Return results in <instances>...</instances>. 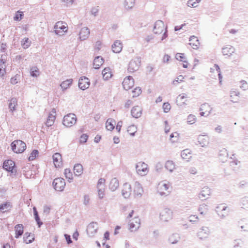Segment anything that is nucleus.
I'll return each instance as SVG.
<instances>
[{
  "label": "nucleus",
  "instance_id": "nucleus-16",
  "mask_svg": "<svg viewBox=\"0 0 248 248\" xmlns=\"http://www.w3.org/2000/svg\"><path fill=\"white\" fill-rule=\"evenodd\" d=\"M212 110V108L208 104L204 103L202 105L200 108V115L202 116L206 117L208 116Z\"/></svg>",
  "mask_w": 248,
  "mask_h": 248
},
{
  "label": "nucleus",
  "instance_id": "nucleus-48",
  "mask_svg": "<svg viewBox=\"0 0 248 248\" xmlns=\"http://www.w3.org/2000/svg\"><path fill=\"white\" fill-rule=\"evenodd\" d=\"M17 105V100L16 98H12L9 103V108L13 111L15 109V107Z\"/></svg>",
  "mask_w": 248,
  "mask_h": 248
},
{
  "label": "nucleus",
  "instance_id": "nucleus-5",
  "mask_svg": "<svg viewBox=\"0 0 248 248\" xmlns=\"http://www.w3.org/2000/svg\"><path fill=\"white\" fill-rule=\"evenodd\" d=\"M77 122L76 116L73 113H69L63 117L62 124L66 127H71Z\"/></svg>",
  "mask_w": 248,
  "mask_h": 248
},
{
  "label": "nucleus",
  "instance_id": "nucleus-59",
  "mask_svg": "<svg viewBox=\"0 0 248 248\" xmlns=\"http://www.w3.org/2000/svg\"><path fill=\"white\" fill-rule=\"evenodd\" d=\"M106 182V180L104 178H100L99 179L97 186L98 188H99L100 187H102V186H104L105 185Z\"/></svg>",
  "mask_w": 248,
  "mask_h": 248
},
{
  "label": "nucleus",
  "instance_id": "nucleus-25",
  "mask_svg": "<svg viewBox=\"0 0 248 248\" xmlns=\"http://www.w3.org/2000/svg\"><path fill=\"white\" fill-rule=\"evenodd\" d=\"M15 238H18L21 236L24 232V226L21 224H18L15 226Z\"/></svg>",
  "mask_w": 248,
  "mask_h": 248
},
{
  "label": "nucleus",
  "instance_id": "nucleus-7",
  "mask_svg": "<svg viewBox=\"0 0 248 248\" xmlns=\"http://www.w3.org/2000/svg\"><path fill=\"white\" fill-rule=\"evenodd\" d=\"M136 170L139 175H146L149 171L147 164L143 162H138L136 166Z\"/></svg>",
  "mask_w": 248,
  "mask_h": 248
},
{
  "label": "nucleus",
  "instance_id": "nucleus-39",
  "mask_svg": "<svg viewBox=\"0 0 248 248\" xmlns=\"http://www.w3.org/2000/svg\"><path fill=\"white\" fill-rule=\"evenodd\" d=\"M83 172L82 166L80 164H77L74 167V172L75 175L79 176L82 174Z\"/></svg>",
  "mask_w": 248,
  "mask_h": 248
},
{
  "label": "nucleus",
  "instance_id": "nucleus-61",
  "mask_svg": "<svg viewBox=\"0 0 248 248\" xmlns=\"http://www.w3.org/2000/svg\"><path fill=\"white\" fill-rule=\"evenodd\" d=\"M98 195L100 199H102L105 196V190L104 189L98 188Z\"/></svg>",
  "mask_w": 248,
  "mask_h": 248
},
{
  "label": "nucleus",
  "instance_id": "nucleus-14",
  "mask_svg": "<svg viewBox=\"0 0 248 248\" xmlns=\"http://www.w3.org/2000/svg\"><path fill=\"white\" fill-rule=\"evenodd\" d=\"M132 187L131 185L128 183L124 184L122 189V195L125 198H128L131 195Z\"/></svg>",
  "mask_w": 248,
  "mask_h": 248
},
{
  "label": "nucleus",
  "instance_id": "nucleus-43",
  "mask_svg": "<svg viewBox=\"0 0 248 248\" xmlns=\"http://www.w3.org/2000/svg\"><path fill=\"white\" fill-rule=\"evenodd\" d=\"M39 152L37 150H34L31 153L28 157L29 161H32L34 160L38 156Z\"/></svg>",
  "mask_w": 248,
  "mask_h": 248
},
{
  "label": "nucleus",
  "instance_id": "nucleus-53",
  "mask_svg": "<svg viewBox=\"0 0 248 248\" xmlns=\"http://www.w3.org/2000/svg\"><path fill=\"white\" fill-rule=\"evenodd\" d=\"M162 108H163V111L167 113L170 110L171 106H170V104L168 102H166L163 104Z\"/></svg>",
  "mask_w": 248,
  "mask_h": 248
},
{
  "label": "nucleus",
  "instance_id": "nucleus-49",
  "mask_svg": "<svg viewBox=\"0 0 248 248\" xmlns=\"http://www.w3.org/2000/svg\"><path fill=\"white\" fill-rule=\"evenodd\" d=\"M184 77L182 75H180L177 77L176 79L174 80L172 82V84L174 85H177L179 83H180L184 81Z\"/></svg>",
  "mask_w": 248,
  "mask_h": 248
},
{
  "label": "nucleus",
  "instance_id": "nucleus-26",
  "mask_svg": "<svg viewBox=\"0 0 248 248\" xmlns=\"http://www.w3.org/2000/svg\"><path fill=\"white\" fill-rule=\"evenodd\" d=\"M235 51V48L232 46H227L222 48V53L224 56H230Z\"/></svg>",
  "mask_w": 248,
  "mask_h": 248
},
{
  "label": "nucleus",
  "instance_id": "nucleus-34",
  "mask_svg": "<svg viewBox=\"0 0 248 248\" xmlns=\"http://www.w3.org/2000/svg\"><path fill=\"white\" fill-rule=\"evenodd\" d=\"M188 101V97L185 93L180 94L177 98V102L180 105L186 104Z\"/></svg>",
  "mask_w": 248,
  "mask_h": 248
},
{
  "label": "nucleus",
  "instance_id": "nucleus-10",
  "mask_svg": "<svg viewBox=\"0 0 248 248\" xmlns=\"http://www.w3.org/2000/svg\"><path fill=\"white\" fill-rule=\"evenodd\" d=\"M169 186L168 183L161 182L157 185V192L161 195L167 194L169 192Z\"/></svg>",
  "mask_w": 248,
  "mask_h": 248
},
{
  "label": "nucleus",
  "instance_id": "nucleus-35",
  "mask_svg": "<svg viewBox=\"0 0 248 248\" xmlns=\"http://www.w3.org/2000/svg\"><path fill=\"white\" fill-rule=\"evenodd\" d=\"M115 124V121L111 118H109L106 123V127L108 130L111 131L114 128Z\"/></svg>",
  "mask_w": 248,
  "mask_h": 248
},
{
  "label": "nucleus",
  "instance_id": "nucleus-47",
  "mask_svg": "<svg viewBox=\"0 0 248 248\" xmlns=\"http://www.w3.org/2000/svg\"><path fill=\"white\" fill-rule=\"evenodd\" d=\"M31 42L29 40V38H25L23 39L22 43V46L24 48H27L31 45Z\"/></svg>",
  "mask_w": 248,
  "mask_h": 248
},
{
  "label": "nucleus",
  "instance_id": "nucleus-58",
  "mask_svg": "<svg viewBox=\"0 0 248 248\" xmlns=\"http://www.w3.org/2000/svg\"><path fill=\"white\" fill-rule=\"evenodd\" d=\"M23 13L20 11H18L14 17V20L16 21L20 20L22 18Z\"/></svg>",
  "mask_w": 248,
  "mask_h": 248
},
{
  "label": "nucleus",
  "instance_id": "nucleus-27",
  "mask_svg": "<svg viewBox=\"0 0 248 248\" xmlns=\"http://www.w3.org/2000/svg\"><path fill=\"white\" fill-rule=\"evenodd\" d=\"M79 38L81 40H84L88 38L90 35V31L88 28L84 27L79 32Z\"/></svg>",
  "mask_w": 248,
  "mask_h": 248
},
{
  "label": "nucleus",
  "instance_id": "nucleus-28",
  "mask_svg": "<svg viewBox=\"0 0 248 248\" xmlns=\"http://www.w3.org/2000/svg\"><path fill=\"white\" fill-rule=\"evenodd\" d=\"M141 114L142 109L140 107L137 106L132 108L131 110V114L133 117L138 118L140 117Z\"/></svg>",
  "mask_w": 248,
  "mask_h": 248
},
{
  "label": "nucleus",
  "instance_id": "nucleus-54",
  "mask_svg": "<svg viewBox=\"0 0 248 248\" xmlns=\"http://www.w3.org/2000/svg\"><path fill=\"white\" fill-rule=\"evenodd\" d=\"M208 211L207 205L205 204H202L200 205L199 208V211L201 214H206Z\"/></svg>",
  "mask_w": 248,
  "mask_h": 248
},
{
  "label": "nucleus",
  "instance_id": "nucleus-12",
  "mask_svg": "<svg viewBox=\"0 0 248 248\" xmlns=\"http://www.w3.org/2000/svg\"><path fill=\"white\" fill-rule=\"evenodd\" d=\"M134 80L132 77L127 76L125 77L123 82V86L125 90L131 89L134 85Z\"/></svg>",
  "mask_w": 248,
  "mask_h": 248
},
{
  "label": "nucleus",
  "instance_id": "nucleus-8",
  "mask_svg": "<svg viewBox=\"0 0 248 248\" xmlns=\"http://www.w3.org/2000/svg\"><path fill=\"white\" fill-rule=\"evenodd\" d=\"M140 65V60L139 58H136L131 60L129 62L128 71L133 73L138 70Z\"/></svg>",
  "mask_w": 248,
  "mask_h": 248
},
{
  "label": "nucleus",
  "instance_id": "nucleus-3",
  "mask_svg": "<svg viewBox=\"0 0 248 248\" xmlns=\"http://www.w3.org/2000/svg\"><path fill=\"white\" fill-rule=\"evenodd\" d=\"M12 150L16 153H21L26 149V144L23 140H14L11 143Z\"/></svg>",
  "mask_w": 248,
  "mask_h": 248
},
{
  "label": "nucleus",
  "instance_id": "nucleus-31",
  "mask_svg": "<svg viewBox=\"0 0 248 248\" xmlns=\"http://www.w3.org/2000/svg\"><path fill=\"white\" fill-rule=\"evenodd\" d=\"M122 44L119 41H116L112 45V51L115 53L120 52L122 50Z\"/></svg>",
  "mask_w": 248,
  "mask_h": 248
},
{
  "label": "nucleus",
  "instance_id": "nucleus-51",
  "mask_svg": "<svg viewBox=\"0 0 248 248\" xmlns=\"http://www.w3.org/2000/svg\"><path fill=\"white\" fill-rule=\"evenodd\" d=\"M31 74L32 77H37L39 75V71L36 67H33L31 69Z\"/></svg>",
  "mask_w": 248,
  "mask_h": 248
},
{
  "label": "nucleus",
  "instance_id": "nucleus-6",
  "mask_svg": "<svg viewBox=\"0 0 248 248\" xmlns=\"http://www.w3.org/2000/svg\"><path fill=\"white\" fill-rule=\"evenodd\" d=\"M143 189L141 184L138 182H135L133 185V194L135 198H139L142 196Z\"/></svg>",
  "mask_w": 248,
  "mask_h": 248
},
{
  "label": "nucleus",
  "instance_id": "nucleus-60",
  "mask_svg": "<svg viewBox=\"0 0 248 248\" xmlns=\"http://www.w3.org/2000/svg\"><path fill=\"white\" fill-rule=\"evenodd\" d=\"M240 88H242L243 90H246L248 89V84L247 82L245 80H242L240 82Z\"/></svg>",
  "mask_w": 248,
  "mask_h": 248
},
{
  "label": "nucleus",
  "instance_id": "nucleus-32",
  "mask_svg": "<svg viewBox=\"0 0 248 248\" xmlns=\"http://www.w3.org/2000/svg\"><path fill=\"white\" fill-rule=\"evenodd\" d=\"M103 78L105 80H108L112 77V73L108 67L105 68L102 71Z\"/></svg>",
  "mask_w": 248,
  "mask_h": 248
},
{
  "label": "nucleus",
  "instance_id": "nucleus-41",
  "mask_svg": "<svg viewBox=\"0 0 248 248\" xmlns=\"http://www.w3.org/2000/svg\"><path fill=\"white\" fill-rule=\"evenodd\" d=\"M201 0H188L187 6L190 7H196L198 6Z\"/></svg>",
  "mask_w": 248,
  "mask_h": 248
},
{
  "label": "nucleus",
  "instance_id": "nucleus-56",
  "mask_svg": "<svg viewBox=\"0 0 248 248\" xmlns=\"http://www.w3.org/2000/svg\"><path fill=\"white\" fill-rule=\"evenodd\" d=\"M33 213H34V216L35 220L37 221L38 224L40 226V218L39 217L36 208L35 207H33Z\"/></svg>",
  "mask_w": 248,
  "mask_h": 248
},
{
  "label": "nucleus",
  "instance_id": "nucleus-1",
  "mask_svg": "<svg viewBox=\"0 0 248 248\" xmlns=\"http://www.w3.org/2000/svg\"><path fill=\"white\" fill-rule=\"evenodd\" d=\"M134 217L129 222V229L131 232H136L140 227L141 224L140 219L139 218L138 214L134 210H131L128 213V217L131 218Z\"/></svg>",
  "mask_w": 248,
  "mask_h": 248
},
{
  "label": "nucleus",
  "instance_id": "nucleus-22",
  "mask_svg": "<svg viewBox=\"0 0 248 248\" xmlns=\"http://www.w3.org/2000/svg\"><path fill=\"white\" fill-rule=\"evenodd\" d=\"M161 219L165 221H167L172 217V212L169 209H166L163 211L160 215Z\"/></svg>",
  "mask_w": 248,
  "mask_h": 248
},
{
  "label": "nucleus",
  "instance_id": "nucleus-57",
  "mask_svg": "<svg viewBox=\"0 0 248 248\" xmlns=\"http://www.w3.org/2000/svg\"><path fill=\"white\" fill-rule=\"evenodd\" d=\"M6 73L5 66L3 62L2 64H0V76L3 77Z\"/></svg>",
  "mask_w": 248,
  "mask_h": 248
},
{
  "label": "nucleus",
  "instance_id": "nucleus-19",
  "mask_svg": "<svg viewBox=\"0 0 248 248\" xmlns=\"http://www.w3.org/2000/svg\"><path fill=\"white\" fill-rule=\"evenodd\" d=\"M53 163L56 168H61L62 166V155L60 153H55L53 155Z\"/></svg>",
  "mask_w": 248,
  "mask_h": 248
},
{
  "label": "nucleus",
  "instance_id": "nucleus-2",
  "mask_svg": "<svg viewBox=\"0 0 248 248\" xmlns=\"http://www.w3.org/2000/svg\"><path fill=\"white\" fill-rule=\"evenodd\" d=\"M154 32L156 34L160 35L161 40L166 38L167 36L166 28L162 21L159 20L155 23Z\"/></svg>",
  "mask_w": 248,
  "mask_h": 248
},
{
  "label": "nucleus",
  "instance_id": "nucleus-50",
  "mask_svg": "<svg viewBox=\"0 0 248 248\" xmlns=\"http://www.w3.org/2000/svg\"><path fill=\"white\" fill-rule=\"evenodd\" d=\"M196 121V118L195 116L190 114L188 116L187 119V122L190 124H194Z\"/></svg>",
  "mask_w": 248,
  "mask_h": 248
},
{
  "label": "nucleus",
  "instance_id": "nucleus-15",
  "mask_svg": "<svg viewBox=\"0 0 248 248\" xmlns=\"http://www.w3.org/2000/svg\"><path fill=\"white\" fill-rule=\"evenodd\" d=\"M175 58L178 61L183 62V66L184 68H187L188 67L189 64L187 62V58L185 53H177L175 55Z\"/></svg>",
  "mask_w": 248,
  "mask_h": 248
},
{
  "label": "nucleus",
  "instance_id": "nucleus-45",
  "mask_svg": "<svg viewBox=\"0 0 248 248\" xmlns=\"http://www.w3.org/2000/svg\"><path fill=\"white\" fill-rule=\"evenodd\" d=\"M64 175L65 177L68 180L73 179V174L69 169H65L64 170Z\"/></svg>",
  "mask_w": 248,
  "mask_h": 248
},
{
  "label": "nucleus",
  "instance_id": "nucleus-20",
  "mask_svg": "<svg viewBox=\"0 0 248 248\" xmlns=\"http://www.w3.org/2000/svg\"><path fill=\"white\" fill-rule=\"evenodd\" d=\"M56 111L53 109L49 114L46 122V124L47 126H51L54 124L56 119Z\"/></svg>",
  "mask_w": 248,
  "mask_h": 248
},
{
  "label": "nucleus",
  "instance_id": "nucleus-37",
  "mask_svg": "<svg viewBox=\"0 0 248 248\" xmlns=\"http://www.w3.org/2000/svg\"><path fill=\"white\" fill-rule=\"evenodd\" d=\"M165 168L170 172H172L175 169L174 163L171 160H168L165 164Z\"/></svg>",
  "mask_w": 248,
  "mask_h": 248
},
{
  "label": "nucleus",
  "instance_id": "nucleus-62",
  "mask_svg": "<svg viewBox=\"0 0 248 248\" xmlns=\"http://www.w3.org/2000/svg\"><path fill=\"white\" fill-rule=\"evenodd\" d=\"M242 204L243 208H248V198H244L242 200Z\"/></svg>",
  "mask_w": 248,
  "mask_h": 248
},
{
  "label": "nucleus",
  "instance_id": "nucleus-18",
  "mask_svg": "<svg viewBox=\"0 0 248 248\" xmlns=\"http://www.w3.org/2000/svg\"><path fill=\"white\" fill-rule=\"evenodd\" d=\"M90 85V82L87 78L82 77L79 79L78 86L81 89L84 90L88 88Z\"/></svg>",
  "mask_w": 248,
  "mask_h": 248
},
{
  "label": "nucleus",
  "instance_id": "nucleus-13",
  "mask_svg": "<svg viewBox=\"0 0 248 248\" xmlns=\"http://www.w3.org/2000/svg\"><path fill=\"white\" fill-rule=\"evenodd\" d=\"M98 230V224L96 222L90 223L87 227V232L88 235L93 236L96 233Z\"/></svg>",
  "mask_w": 248,
  "mask_h": 248
},
{
  "label": "nucleus",
  "instance_id": "nucleus-52",
  "mask_svg": "<svg viewBox=\"0 0 248 248\" xmlns=\"http://www.w3.org/2000/svg\"><path fill=\"white\" fill-rule=\"evenodd\" d=\"M20 75L16 74L15 76L12 77L10 79L11 84L15 85L18 83L19 80Z\"/></svg>",
  "mask_w": 248,
  "mask_h": 248
},
{
  "label": "nucleus",
  "instance_id": "nucleus-29",
  "mask_svg": "<svg viewBox=\"0 0 248 248\" xmlns=\"http://www.w3.org/2000/svg\"><path fill=\"white\" fill-rule=\"evenodd\" d=\"M119 186V183L118 180L116 178H112L109 184V188L111 191L116 190Z\"/></svg>",
  "mask_w": 248,
  "mask_h": 248
},
{
  "label": "nucleus",
  "instance_id": "nucleus-46",
  "mask_svg": "<svg viewBox=\"0 0 248 248\" xmlns=\"http://www.w3.org/2000/svg\"><path fill=\"white\" fill-rule=\"evenodd\" d=\"M181 156L183 159H189L191 157V154L189 153L188 150H185L182 151Z\"/></svg>",
  "mask_w": 248,
  "mask_h": 248
},
{
  "label": "nucleus",
  "instance_id": "nucleus-17",
  "mask_svg": "<svg viewBox=\"0 0 248 248\" xmlns=\"http://www.w3.org/2000/svg\"><path fill=\"white\" fill-rule=\"evenodd\" d=\"M210 231L207 228H202L197 233V236L201 240H206L209 236Z\"/></svg>",
  "mask_w": 248,
  "mask_h": 248
},
{
  "label": "nucleus",
  "instance_id": "nucleus-23",
  "mask_svg": "<svg viewBox=\"0 0 248 248\" xmlns=\"http://www.w3.org/2000/svg\"><path fill=\"white\" fill-rule=\"evenodd\" d=\"M189 41V45L193 49H197L199 48L200 43L197 37L195 36L190 37Z\"/></svg>",
  "mask_w": 248,
  "mask_h": 248
},
{
  "label": "nucleus",
  "instance_id": "nucleus-36",
  "mask_svg": "<svg viewBox=\"0 0 248 248\" xmlns=\"http://www.w3.org/2000/svg\"><path fill=\"white\" fill-rule=\"evenodd\" d=\"M210 72L213 73H215L217 76L218 77L220 82H221L220 68L217 64H215L213 67L210 68Z\"/></svg>",
  "mask_w": 248,
  "mask_h": 248
},
{
  "label": "nucleus",
  "instance_id": "nucleus-30",
  "mask_svg": "<svg viewBox=\"0 0 248 248\" xmlns=\"http://www.w3.org/2000/svg\"><path fill=\"white\" fill-rule=\"evenodd\" d=\"M239 98V93L234 90L230 92V101L233 103H236L238 101Z\"/></svg>",
  "mask_w": 248,
  "mask_h": 248
},
{
  "label": "nucleus",
  "instance_id": "nucleus-55",
  "mask_svg": "<svg viewBox=\"0 0 248 248\" xmlns=\"http://www.w3.org/2000/svg\"><path fill=\"white\" fill-rule=\"evenodd\" d=\"M134 0H126L125 1V7L126 8H131L134 6Z\"/></svg>",
  "mask_w": 248,
  "mask_h": 248
},
{
  "label": "nucleus",
  "instance_id": "nucleus-40",
  "mask_svg": "<svg viewBox=\"0 0 248 248\" xmlns=\"http://www.w3.org/2000/svg\"><path fill=\"white\" fill-rule=\"evenodd\" d=\"M72 82L73 80L72 79H66L61 83V87L63 90H66L71 85Z\"/></svg>",
  "mask_w": 248,
  "mask_h": 248
},
{
  "label": "nucleus",
  "instance_id": "nucleus-44",
  "mask_svg": "<svg viewBox=\"0 0 248 248\" xmlns=\"http://www.w3.org/2000/svg\"><path fill=\"white\" fill-rule=\"evenodd\" d=\"M141 92L140 88L136 87L132 91V96L133 97L139 96L141 93Z\"/></svg>",
  "mask_w": 248,
  "mask_h": 248
},
{
  "label": "nucleus",
  "instance_id": "nucleus-42",
  "mask_svg": "<svg viewBox=\"0 0 248 248\" xmlns=\"http://www.w3.org/2000/svg\"><path fill=\"white\" fill-rule=\"evenodd\" d=\"M11 207V204L9 202H5V203L0 205V210L1 212L4 213L9 210Z\"/></svg>",
  "mask_w": 248,
  "mask_h": 248
},
{
  "label": "nucleus",
  "instance_id": "nucleus-24",
  "mask_svg": "<svg viewBox=\"0 0 248 248\" xmlns=\"http://www.w3.org/2000/svg\"><path fill=\"white\" fill-rule=\"evenodd\" d=\"M15 162L12 160H5L3 165V168L8 171H13L15 167Z\"/></svg>",
  "mask_w": 248,
  "mask_h": 248
},
{
  "label": "nucleus",
  "instance_id": "nucleus-63",
  "mask_svg": "<svg viewBox=\"0 0 248 248\" xmlns=\"http://www.w3.org/2000/svg\"><path fill=\"white\" fill-rule=\"evenodd\" d=\"M189 220L190 222H196L198 217L196 215H191L189 217Z\"/></svg>",
  "mask_w": 248,
  "mask_h": 248
},
{
  "label": "nucleus",
  "instance_id": "nucleus-4",
  "mask_svg": "<svg viewBox=\"0 0 248 248\" xmlns=\"http://www.w3.org/2000/svg\"><path fill=\"white\" fill-rule=\"evenodd\" d=\"M68 26L62 21L57 22L54 26V31L59 35H62L67 31Z\"/></svg>",
  "mask_w": 248,
  "mask_h": 248
},
{
  "label": "nucleus",
  "instance_id": "nucleus-9",
  "mask_svg": "<svg viewBox=\"0 0 248 248\" xmlns=\"http://www.w3.org/2000/svg\"><path fill=\"white\" fill-rule=\"evenodd\" d=\"M53 185L56 190L59 191H62L65 186V181L62 178H56L53 181Z\"/></svg>",
  "mask_w": 248,
  "mask_h": 248
},
{
  "label": "nucleus",
  "instance_id": "nucleus-21",
  "mask_svg": "<svg viewBox=\"0 0 248 248\" xmlns=\"http://www.w3.org/2000/svg\"><path fill=\"white\" fill-rule=\"evenodd\" d=\"M211 194V189L207 186L202 188V191L199 193V197L202 200L208 199Z\"/></svg>",
  "mask_w": 248,
  "mask_h": 248
},
{
  "label": "nucleus",
  "instance_id": "nucleus-11",
  "mask_svg": "<svg viewBox=\"0 0 248 248\" xmlns=\"http://www.w3.org/2000/svg\"><path fill=\"white\" fill-rule=\"evenodd\" d=\"M216 212L220 217H224L228 215L229 209L225 204H221L217 207Z\"/></svg>",
  "mask_w": 248,
  "mask_h": 248
},
{
  "label": "nucleus",
  "instance_id": "nucleus-33",
  "mask_svg": "<svg viewBox=\"0 0 248 248\" xmlns=\"http://www.w3.org/2000/svg\"><path fill=\"white\" fill-rule=\"evenodd\" d=\"M104 63V60L99 56L96 57L93 61V67L95 69L99 68Z\"/></svg>",
  "mask_w": 248,
  "mask_h": 248
},
{
  "label": "nucleus",
  "instance_id": "nucleus-38",
  "mask_svg": "<svg viewBox=\"0 0 248 248\" xmlns=\"http://www.w3.org/2000/svg\"><path fill=\"white\" fill-rule=\"evenodd\" d=\"M34 240V235L31 233H26L24 237V241L26 244H29Z\"/></svg>",
  "mask_w": 248,
  "mask_h": 248
},
{
  "label": "nucleus",
  "instance_id": "nucleus-64",
  "mask_svg": "<svg viewBox=\"0 0 248 248\" xmlns=\"http://www.w3.org/2000/svg\"><path fill=\"white\" fill-rule=\"evenodd\" d=\"M90 201V198L89 196L88 195H85L84 196V199H83V203L85 205H87L89 203Z\"/></svg>",
  "mask_w": 248,
  "mask_h": 248
}]
</instances>
